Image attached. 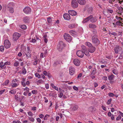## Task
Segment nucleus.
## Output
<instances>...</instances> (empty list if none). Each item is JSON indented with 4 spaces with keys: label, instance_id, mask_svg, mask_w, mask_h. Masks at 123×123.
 <instances>
[{
    "label": "nucleus",
    "instance_id": "obj_1",
    "mask_svg": "<svg viewBox=\"0 0 123 123\" xmlns=\"http://www.w3.org/2000/svg\"><path fill=\"white\" fill-rule=\"evenodd\" d=\"M97 36L96 35H94L92 38V43L95 44H96L97 46L100 43L99 40L97 38Z\"/></svg>",
    "mask_w": 123,
    "mask_h": 123
},
{
    "label": "nucleus",
    "instance_id": "obj_20",
    "mask_svg": "<svg viewBox=\"0 0 123 123\" xmlns=\"http://www.w3.org/2000/svg\"><path fill=\"white\" fill-rule=\"evenodd\" d=\"M97 20V19L96 16L93 17L91 18L90 21L91 22L93 23L96 22Z\"/></svg>",
    "mask_w": 123,
    "mask_h": 123
},
{
    "label": "nucleus",
    "instance_id": "obj_35",
    "mask_svg": "<svg viewBox=\"0 0 123 123\" xmlns=\"http://www.w3.org/2000/svg\"><path fill=\"white\" fill-rule=\"evenodd\" d=\"M123 57V51H122L119 57H118L119 59H121Z\"/></svg>",
    "mask_w": 123,
    "mask_h": 123
},
{
    "label": "nucleus",
    "instance_id": "obj_11",
    "mask_svg": "<svg viewBox=\"0 0 123 123\" xmlns=\"http://www.w3.org/2000/svg\"><path fill=\"white\" fill-rule=\"evenodd\" d=\"M122 48L119 46L115 47L114 48V51L116 54H118L119 51L122 50Z\"/></svg>",
    "mask_w": 123,
    "mask_h": 123
},
{
    "label": "nucleus",
    "instance_id": "obj_37",
    "mask_svg": "<svg viewBox=\"0 0 123 123\" xmlns=\"http://www.w3.org/2000/svg\"><path fill=\"white\" fill-rule=\"evenodd\" d=\"M84 54L86 55L88 57L90 56V55L89 52L87 51L84 52Z\"/></svg>",
    "mask_w": 123,
    "mask_h": 123
},
{
    "label": "nucleus",
    "instance_id": "obj_27",
    "mask_svg": "<svg viewBox=\"0 0 123 123\" xmlns=\"http://www.w3.org/2000/svg\"><path fill=\"white\" fill-rule=\"evenodd\" d=\"M85 44L86 45L88 46L90 48L92 47V44L90 42H86L85 43Z\"/></svg>",
    "mask_w": 123,
    "mask_h": 123
},
{
    "label": "nucleus",
    "instance_id": "obj_46",
    "mask_svg": "<svg viewBox=\"0 0 123 123\" xmlns=\"http://www.w3.org/2000/svg\"><path fill=\"white\" fill-rule=\"evenodd\" d=\"M108 95L109 96L111 97H113L114 96L113 93L110 92L108 93Z\"/></svg>",
    "mask_w": 123,
    "mask_h": 123
},
{
    "label": "nucleus",
    "instance_id": "obj_29",
    "mask_svg": "<svg viewBox=\"0 0 123 123\" xmlns=\"http://www.w3.org/2000/svg\"><path fill=\"white\" fill-rule=\"evenodd\" d=\"M114 77V75L112 74L111 75L108 77V79L110 80H111L113 79Z\"/></svg>",
    "mask_w": 123,
    "mask_h": 123
},
{
    "label": "nucleus",
    "instance_id": "obj_51",
    "mask_svg": "<svg viewBox=\"0 0 123 123\" xmlns=\"http://www.w3.org/2000/svg\"><path fill=\"white\" fill-rule=\"evenodd\" d=\"M18 85L16 83L13 84V85H12V87H14L18 86Z\"/></svg>",
    "mask_w": 123,
    "mask_h": 123
},
{
    "label": "nucleus",
    "instance_id": "obj_61",
    "mask_svg": "<svg viewBox=\"0 0 123 123\" xmlns=\"http://www.w3.org/2000/svg\"><path fill=\"white\" fill-rule=\"evenodd\" d=\"M28 115L30 116H32L33 115V113L31 111H29L28 112Z\"/></svg>",
    "mask_w": 123,
    "mask_h": 123
},
{
    "label": "nucleus",
    "instance_id": "obj_52",
    "mask_svg": "<svg viewBox=\"0 0 123 123\" xmlns=\"http://www.w3.org/2000/svg\"><path fill=\"white\" fill-rule=\"evenodd\" d=\"M63 95V94L62 93V91H61L59 93V97L60 98H61Z\"/></svg>",
    "mask_w": 123,
    "mask_h": 123
},
{
    "label": "nucleus",
    "instance_id": "obj_48",
    "mask_svg": "<svg viewBox=\"0 0 123 123\" xmlns=\"http://www.w3.org/2000/svg\"><path fill=\"white\" fill-rule=\"evenodd\" d=\"M112 100V99L111 98L108 100L107 102V104L108 105H109L111 103V102Z\"/></svg>",
    "mask_w": 123,
    "mask_h": 123
},
{
    "label": "nucleus",
    "instance_id": "obj_32",
    "mask_svg": "<svg viewBox=\"0 0 123 123\" xmlns=\"http://www.w3.org/2000/svg\"><path fill=\"white\" fill-rule=\"evenodd\" d=\"M4 50V47L3 46L1 45L0 46V51L3 52Z\"/></svg>",
    "mask_w": 123,
    "mask_h": 123
},
{
    "label": "nucleus",
    "instance_id": "obj_54",
    "mask_svg": "<svg viewBox=\"0 0 123 123\" xmlns=\"http://www.w3.org/2000/svg\"><path fill=\"white\" fill-rule=\"evenodd\" d=\"M73 88L74 90L76 91L78 90L79 89L78 88L75 86H74L73 87Z\"/></svg>",
    "mask_w": 123,
    "mask_h": 123
},
{
    "label": "nucleus",
    "instance_id": "obj_8",
    "mask_svg": "<svg viewBox=\"0 0 123 123\" xmlns=\"http://www.w3.org/2000/svg\"><path fill=\"white\" fill-rule=\"evenodd\" d=\"M92 17V15H90L85 19H84L82 22V23H84L86 22H87L89 20H91Z\"/></svg>",
    "mask_w": 123,
    "mask_h": 123
},
{
    "label": "nucleus",
    "instance_id": "obj_36",
    "mask_svg": "<svg viewBox=\"0 0 123 123\" xmlns=\"http://www.w3.org/2000/svg\"><path fill=\"white\" fill-rule=\"evenodd\" d=\"M118 9L119 10V11L121 13H122L123 11V8L121 6H120L118 8Z\"/></svg>",
    "mask_w": 123,
    "mask_h": 123
},
{
    "label": "nucleus",
    "instance_id": "obj_34",
    "mask_svg": "<svg viewBox=\"0 0 123 123\" xmlns=\"http://www.w3.org/2000/svg\"><path fill=\"white\" fill-rule=\"evenodd\" d=\"M9 11L10 12L12 13L14 12L13 8L11 7H10V8H9Z\"/></svg>",
    "mask_w": 123,
    "mask_h": 123
},
{
    "label": "nucleus",
    "instance_id": "obj_3",
    "mask_svg": "<svg viewBox=\"0 0 123 123\" xmlns=\"http://www.w3.org/2000/svg\"><path fill=\"white\" fill-rule=\"evenodd\" d=\"M21 34L19 33L16 32L14 33L13 35V39L14 41H17L21 36Z\"/></svg>",
    "mask_w": 123,
    "mask_h": 123
},
{
    "label": "nucleus",
    "instance_id": "obj_58",
    "mask_svg": "<svg viewBox=\"0 0 123 123\" xmlns=\"http://www.w3.org/2000/svg\"><path fill=\"white\" fill-rule=\"evenodd\" d=\"M37 121L39 123H41V120L39 118H37Z\"/></svg>",
    "mask_w": 123,
    "mask_h": 123
},
{
    "label": "nucleus",
    "instance_id": "obj_31",
    "mask_svg": "<svg viewBox=\"0 0 123 123\" xmlns=\"http://www.w3.org/2000/svg\"><path fill=\"white\" fill-rule=\"evenodd\" d=\"M16 89L15 90H12L9 91V93H11L12 94H15L16 93Z\"/></svg>",
    "mask_w": 123,
    "mask_h": 123
},
{
    "label": "nucleus",
    "instance_id": "obj_60",
    "mask_svg": "<svg viewBox=\"0 0 123 123\" xmlns=\"http://www.w3.org/2000/svg\"><path fill=\"white\" fill-rule=\"evenodd\" d=\"M37 90H34L32 91L31 92L33 94H35L37 93Z\"/></svg>",
    "mask_w": 123,
    "mask_h": 123
},
{
    "label": "nucleus",
    "instance_id": "obj_23",
    "mask_svg": "<svg viewBox=\"0 0 123 123\" xmlns=\"http://www.w3.org/2000/svg\"><path fill=\"white\" fill-rule=\"evenodd\" d=\"M69 32L73 36H75V33H76L75 31L73 30L70 31Z\"/></svg>",
    "mask_w": 123,
    "mask_h": 123
},
{
    "label": "nucleus",
    "instance_id": "obj_33",
    "mask_svg": "<svg viewBox=\"0 0 123 123\" xmlns=\"http://www.w3.org/2000/svg\"><path fill=\"white\" fill-rule=\"evenodd\" d=\"M96 72V70L95 68H94L92 69V72L91 74V75L93 74V75H94L95 73Z\"/></svg>",
    "mask_w": 123,
    "mask_h": 123
},
{
    "label": "nucleus",
    "instance_id": "obj_44",
    "mask_svg": "<svg viewBox=\"0 0 123 123\" xmlns=\"http://www.w3.org/2000/svg\"><path fill=\"white\" fill-rule=\"evenodd\" d=\"M49 116L48 115H46L44 117V120H46L47 118H48L49 117Z\"/></svg>",
    "mask_w": 123,
    "mask_h": 123
},
{
    "label": "nucleus",
    "instance_id": "obj_39",
    "mask_svg": "<svg viewBox=\"0 0 123 123\" xmlns=\"http://www.w3.org/2000/svg\"><path fill=\"white\" fill-rule=\"evenodd\" d=\"M26 73V71L24 67L22 69V73L24 74H25Z\"/></svg>",
    "mask_w": 123,
    "mask_h": 123
},
{
    "label": "nucleus",
    "instance_id": "obj_26",
    "mask_svg": "<svg viewBox=\"0 0 123 123\" xmlns=\"http://www.w3.org/2000/svg\"><path fill=\"white\" fill-rule=\"evenodd\" d=\"M60 64V62L58 61H57L54 62L53 64V67H56L58 64Z\"/></svg>",
    "mask_w": 123,
    "mask_h": 123
},
{
    "label": "nucleus",
    "instance_id": "obj_59",
    "mask_svg": "<svg viewBox=\"0 0 123 123\" xmlns=\"http://www.w3.org/2000/svg\"><path fill=\"white\" fill-rule=\"evenodd\" d=\"M108 12L111 13H112L113 12V11L111 9H108L107 11V12Z\"/></svg>",
    "mask_w": 123,
    "mask_h": 123
},
{
    "label": "nucleus",
    "instance_id": "obj_55",
    "mask_svg": "<svg viewBox=\"0 0 123 123\" xmlns=\"http://www.w3.org/2000/svg\"><path fill=\"white\" fill-rule=\"evenodd\" d=\"M13 123H21L19 121H14L13 122Z\"/></svg>",
    "mask_w": 123,
    "mask_h": 123
},
{
    "label": "nucleus",
    "instance_id": "obj_62",
    "mask_svg": "<svg viewBox=\"0 0 123 123\" xmlns=\"http://www.w3.org/2000/svg\"><path fill=\"white\" fill-rule=\"evenodd\" d=\"M5 89L0 90V94H2L5 92Z\"/></svg>",
    "mask_w": 123,
    "mask_h": 123
},
{
    "label": "nucleus",
    "instance_id": "obj_28",
    "mask_svg": "<svg viewBox=\"0 0 123 123\" xmlns=\"http://www.w3.org/2000/svg\"><path fill=\"white\" fill-rule=\"evenodd\" d=\"M123 23H122L120 21H117L116 22V24L117 25L119 26H122Z\"/></svg>",
    "mask_w": 123,
    "mask_h": 123
},
{
    "label": "nucleus",
    "instance_id": "obj_41",
    "mask_svg": "<svg viewBox=\"0 0 123 123\" xmlns=\"http://www.w3.org/2000/svg\"><path fill=\"white\" fill-rule=\"evenodd\" d=\"M10 62H9L7 61L5 63H4V65H9L10 64Z\"/></svg>",
    "mask_w": 123,
    "mask_h": 123
},
{
    "label": "nucleus",
    "instance_id": "obj_50",
    "mask_svg": "<svg viewBox=\"0 0 123 123\" xmlns=\"http://www.w3.org/2000/svg\"><path fill=\"white\" fill-rule=\"evenodd\" d=\"M121 116L120 115H119L116 118V120L117 121H118L121 119Z\"/></svg>",
    "mask_w": 123,
    "mask_h": 123
},
{
    "label": "nucleus",
    "instance_id": "obj_5",
    "mask_svg": "<svg viewBox=\"0 0 123 123\" xmlns=\"http://www.w3.org/2000/svg\"><path fill=\"white\" fill-rule=\"evenodd\" d=\"M4 46L6 48L8 49L10 48L11 44L8 40H6L4 41Z\"/></svg>",
    "mask_w": 123,
    "mask_h": 123
},
{
    "label": "nucleus",
    "instance_id": "obj_16",
    "mask_svg": "<svg viewBox=\"0 0 123 123\" xmlns=\"http://www.w3.org/2000/svg\"><path fill=\"white\" fill-rule=\"evenodd\" d=\"M95 47L92 46V47H90V48L88 49V50L90 52L92 53L95 51Z\"/></svg>",
    "mask_w": 123,
    "mask_h": 123
},
{
    "label": "nucleus",
    "instance_id": "obj_42",
    "mask_svg": "<svg viewBox=\"0 0 123 123\" xmlns=\"http://www.w3.org/2000/svg\"><path fill=\"white\" fill-rule=\"evenodd\" d=\"M21 28L23 29H26V27L25 25H22L21 26Z\"/></svg>",
    "mask_w": 123,
    "mask_h": 123
},
{
    "label": "nucleus",
    "instance_id": "obj_15",
    "mask_svg": "<svg viewBox=\"0 0 123 123\" xmlns=\"http://www.w3.org/2000/svg\"><path fill=\"white\" fill-rule=\"evenodd\" d=\"M96 110V108L94 107H93L92 106H91L89 107L88 109V111L90 112H92V113L95 112Z\"/></svg>",
    "mask_w": 123,
    "mask_h": 123
},
{
    "label": "nucleus",
    "instance_id": "obj_38",
    "mask_svg": "<svg viewBox=\"0 0 123 123\" xmlns=\"http://www.w3.org/2000/svg\"><path fill=\"white\" fill-rule=\"evenodd\" d=\"M35 75L36 77H37L38 78H40L41 77V76L38 73H35Z\"/></svg>",
    "mask_w": 123,
    "mask_h": 123
},
{
    "label": "nucleus",
    "instance_id": "obj_4",
    "mask_svg": "<svg viewBox=\"0 0 123 123\" xmlns=\"http://www.w3.org/2000/svg\"><path fill=\"white\" fill-rule=\"evenodd\" d=\"M78 1L76 0H72L71 2L72 7L73 8H77L78 6Z\"/></svg>",
    "mask_w": 123,
    "mask_h": 123
},
{
    "label": "nucleus",
    "instance_id": "obj_14",
    "mask_svg": "<svg viewBox=\"0 0 123 123\" xmlns=\"http://www.w3.org/2000/svg\"><path fill=\"white\" fill-rule=\"evenodd\" d=\"M78 3L81 5H84L86 3V0H77Z\"/></svg>",
    "mask_w": 123,
    "mask_h": 123
},
{
    "label": "nucleus",
    "instance_id": "obj_21",
    "mask_svg": "<svg viewBox=\"0 0 123 123\" xmlns=\"http://www.w3.org/2000/svg\"><path fill=\"white\" fill-rule=\"evenodd\" d=\"M66 37L65 36H64V37L65 40L69 42L71 41L72 40V37Z\"/></svg>",
    "mask_w": 123,
    "mask_h": 123
},
{
    "label": "nucleus",
    "instance_id": "obj_19",
    "mask_svg": "<svg viewBox=\"0 0 123 123\" xmlns=\"http://www.w3.org/2000/svg\"><path fill=\"white\" fill-rule=\"evenodd\" d=\"M79 107L77 105H75L73 107L71 108V109L72 111H76L78 108Z\"/></svg>",
    "mask_w": 123,
    "mask_h": 123
},
{
    "label": "nucleus",
    "instance_id": "obj_7",
    "mask_svg": "<svg viewBox=\"0 0 123 123\" xmlns=\"http://www.w3.org/2000/svg\"><path fill=\"white\" fill-rule=\"evenodd\" d=\"M76 53L77 56L80 58L83 57L84 55V52L83 51H77Z\"/></svg>",
    "mask_w": 123,
    "mask_h": 123
},
{
    "label": "nucleus",
    "instance_id": "obj_12",
    "mask_svg": "<svg viewBox=\"0 0 123 123\" xmlns=\"http://www.w3.org/2000/svg\"><path fill=\"white\" fill-rule=\"evenodd\" d=\"M23 21L24 22L27 23L30 22V18L29 17L26 16L23 17Z\"/></svg>",
    "mask_w": 123,
    "mask_h": 123
},
{
    "label": "nucleus",
    "instance_id": "obj_6",
    "mask_svg": "<svg viewBox=\"0 0 123 123\" xmlns=\"http://www.w3.org/2000/svg\"><path fill=\"white\" fill-rule=\"evenodd\" d=\"M23 11L26 14L30 13L31 12V8L29 7H26L23 9Z\"/></svg>",
    "mask_w": 123,
    "mask_h": 123
},
{
    "label": "nucleus",
    "instance_id": "obj_13",
    "mask_svg": "<svg viewBox=\"0 0 123 123\" xmlns=\"http://www.w3.org/2000/svg\"><path fill=\"white\" fill-rule=\"evenodd\" d=\"M68 13L72 16H75L77 14V13L75 11L73 10H70L68 11Z\"/></svg>",
    "mask_w": 123,
    "mask_h": 123
},
{
    "label": "nucleus",
    "instance_id": "obj_10",
    "mask_svg": "<svg viewBox=\"0 0 123 123\" xmlns=\"http://www.w3.org/2000/svg\"><path fill=\"white\" fill-rule=\"evenodd\" d=\"M64 18L66 20H69L70 19V17L69 15L67 13H65L63 15Z\"/></svg>",
    "mask_w": 123,
    "mask_h": 123
},
{
    "label": "nucleus",
    "instance_id": "obj_2",
    "mask_svg": "<svg viewBox=\"0 0 123 123\" xmlns=\"http://www.w3.org/2000/svg\"><path fill=\"white\" fill-rule=\"evenodd\" d=\"M65 44L62 41L60 42L57 46V49L59 52H61L65 47Z\"/></svg>",
    "mask_w": 123,
    "mask_h": 123
},
{
    "label": "nucleus",
    "instance_id": "obj_47",
    "mask_svg": "<svg viewBox=\"0 0 123 123\" xmlns=\"http://www.w3.org/2000/svg\"><path fill=\"white\" fill-rule=\"evenodd\" d=\"M29 119L31 122H33L34 121L35 119L33 118L29 117Z\"/></svg>",
    "mask_w": 123,
    "mask_h": 123
},
{
    "label": "nucleus",
    "instance_id": "obj_57",
    "mask_svg": "<svg viewBox=\"0 0 123 123\" xmlns=\"http://www.w3.org/2000/svg\"><path fill=\"white\" fill-rule=\"evenodd\" d=\"M116 18L118 20V21H120V19H121V18L120 17H119L117 16H116Z\"/></svg>",
    "mask_w": 123,
    "mask_h": 123
},
{
    "label": "nucleus",
    "instance_id": "obj_25",
    "mask_svg": "<svg viewBox=\"0 0 123 123\" xmlns=\"http://www.w3.org/2000/svg\"><path fill=\"white\" fill-rule=\"evenodd\" d=\"M81 48L84 52L87 51V49L85 46L84 45H82L81 46Z\"/></svg>",
    "mask_w": 123,
    "mask_h": 123
},
{
    "label": "nucleus",
    "instance_id": "obj_63",
    "mask_svg": "<svg viewBox=\"0 0 123 123\" xmlns=\"http://www.w3.org/2000/svg\"><path fill=\"white\" fill-rule=\"evenodd\" d=\"M43 73L45 76L47 75L48 74L47 72L46 71H44L43 72Z\"/></svg>",
    "mask_w": 123,
    "mask_h": 123
},
{
    "label": "nucleus",
    "instance_id": "obj_17",
    "mask_svg": "<svg viewBox=\"0 0 123 123\" xmlns=\"http://www.w3.org/2000/svg\"><path fill=\"white\" fill-rule=\"evenodd\" d=\"M74 73V68L71 67L69 68V74L73 75Z\"/></svg>",
    "mask_w": 123,
    "mask_h": 123
},
{
    "label": "nucleus",
    "instance_id": "obj_56",
    "mask_svg": "<svg viewBox=\"0 0 123 123\" xmlns=\"http://www.w3.org/2000/svg\"><path fill=\"white\" fill-rule=\"evenodd\" d=\"M92 32L93 34H94V35H96L97 32V31L95 30H94L93 31H92Z\"/></svg>",
    "mask_w": 123,
    "mask_h": 123
},
{
    "label": "nucleus",
    "instance_id": "obj_43",
    "mask_svg": "<svg viewBox=\"0 0 123 123\" xmlns=\"http://www.w3.org/2000/svg\"><path fill=\"white\" fill-rule=\"evenodd\" d=\"M89 7V5H87L84 6V9L83 10L84 11H86L87 9H88Z\"/></svg>",
    "mask_w": 123,
    "mask_h": 123
},
{
    "label": "nucleus",
    "instance_id": "obj_9",
    "mask_svg": "<svg viewBox=\"0 0 123 123\" xmlns=\"http://www.w3.org/2000/svg\"><path fill=\"white\" fill-rule=\"evenodd\" d=\"M74 64L76 66H79L80 63V61L77 59H75L74 60Z\"/></svg>",
    "mask_w": 123,
    "mask_h": 123
},
{
    "label": "nucleus",
    "instance_id": "obj_49",
    "mask_svg": "<svg viewBox=\"0 0 123 123\" xmlns=\"http://www.w3.org/2000/svg\"><path fill=\"white\" fill-rule=\"evenodd\" d=\"M19 63L18 62H16L14 64V65L15 66L17 67L18 66Z\"/></svg>",
    "mask_w": 123,
    "mask_h": 123
},
{
    "label": "nucleus",
    "instance_id": "obj_30",
    "mask_svg": "<svg viewBox=\"0 0 123 123\" xmlns=\"http://www.w3.org/2000/svg\"><path fill=\"white\" fill-rule=\"evenodd\" d=\"M9 80H6L5 82L2 83V85L3 86H6L9 82Z\"/></svg>",
    "mask_w": 123,
    "mask_h": 123
},
{
    "label": "nucleus",
    "instance_id": "obj_64",
    "mask_svg": "<svg viewBox=\"0 0 123 123\" xmlns=\"http://www.w3.org/2000/svg\"><path fill=\"white\" fill-rule=\"evenodd\" d=\"M39 117H40V118H43L44 116L43 115V114H40L39 115Z\"/></svg>",
    "mask_w": 123,
    "mask_h": 123
},
{
    "label": "nucleus",
    "instance_id": "obj_22",
    "mask_svg": "<svg viewBox=\"0 0 123 123\" xmlns=\"http://www.w3.org/2000/svg\"><path fill=\"white\" fill-rule=\"evenodd\" d=\"M93 8L91 7H88L87 9L88 12L90 14H92V12Z\"/></svg>",
    "mask_w": 123,
    "mask_h": 123
},
{
    "label": "nucleus",
    "instance_id": "obj_40",
    "mask_svg": "<svg viewBox=\"0 0 123 123\" xmlns=\"http://www.w3.org/2000/svg\"><path fill=\"white\" fill-rule=\"evenodd\" d=\"M47 21L49 23H51L52 20L51 18L49 17L47 18Z\"/></svg>",
    "mask_w": 123,
    "mask_h": 123
},
{
    "label": "nucleus",
    "instance_id": "obj_45",
    "mask_svg": "<svg viewBox=\"0 0 123 123\" xmlns=\"http://www.w3.org/2000/svg\"><path fill=\"white\" fill-rule=\"evenodd\" d=\"M65 36L66 37H71V36L68 34L65 33L64 34V36Z\"/></svg>",
    "mask_w": 123,
    "mask_h": 123
},
{
    "label": "nucleus",
    "instance_id": "obj_18",
    "mask_svg": "<svg viewBox=\"0 0 123 123\" xmlns=\"http://www.w3.org/2000/svg\"><path fill=\"white\" fill-rule=\"evenodd\" d=\"M89 26L90 28L95 29L97 27L96 25L92 23L90 24L89 25Z\"/></svg>",
    "mask_w": 123,
    "mask_h": 123
},
{
    "label": "nucleus",
    "instance_id": "obj_24",
    "mask_svg": "<svg viewBox=\"0 0 123 123\" xmlns=\"http://www.w3.org/2000/svg\"><path fill=\"white\" fill-rule=\"evenodd\" d=\"M75 24H72L68 25V27L72 29L75 28Z\"/></svg>",
    "mask_w": 123,
    "mask_h": 123
},
{
    "label": "nucleus",
    "instance_id": "obj_53",
    "mask_svg": "<svg viewBox=\"0 0 123 123\" xmlns=\"http://www.w3.org/2000/svg\"><path fill=\"white\" fill-rule=\"evenodd\" d=\"M26 55L27 56V57H31V55L30 54V53H29L28 52V53L27 54H26Z\"/></svg>",
    "mask_w": 123,
    "mask_h": 123
}]
</instances>
